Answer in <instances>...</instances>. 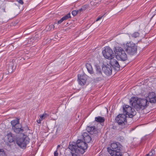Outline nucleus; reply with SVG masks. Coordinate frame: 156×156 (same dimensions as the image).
<instances>
[{"label": "nucleus", "instance_id": "obj_1", "mask_svg": "<svg viewBox=\"0 0 156 156\" xmlns=\"http://www.w3.org/2000/svg\"><path fill=\"white\" fill-rule=\"evenodd\" d=\"M86 130L92 135L90 136L87 133H84L83 136L84 141L82 140H78L76 142L69 143L68 148L71 151L72 156H80L85 152V150L87 148V143H89L92 140V136L97 137L98 130L95 126H87Z\"/></svg>", "mask_w": 156, "mask_h": 156}, {"label": "nucleus", "instance_id": "obj_2", "mask_svg": "<svg viewBox=\"0 0 156 156\" xmlns=\"http://www.w3.org/2000/svg\"><path fill=\"white\" fill-rule=\"evenodd\" d=\"M130 102L132 106L137 111L144 109L149 104L147 98H146L141 99L138 98L136 97H133L130 99Z\"/></svg>", "mask_w": 156, "mask_h": 156}, {"label": "nucleus", "instance_id": "obj_3", "mask_svg": "<svg viewBox=\"0 0 156 156\" xmlns=\"http://www.w3.org/2000/svg\"><path fill=\"white\" fill-rule=\"evenodd\" d=\"M11 123L12 126V130L16 133L23 134L24 131L29 130L27 126L24 128L22 127L21 125L20 124L19 119L12 121L11 122Z\"/></svg>", "mask_w": 156, "mask_h": 156}, {"label": "nucleus", "instance_id": "obj_4", "mask_svg": "<svg viewBox=\"0 0 156 156\" xmlns=\"http://www.w3.org/2000/svg\"><path fill=\"white\" fill-rule=\"evenodd\" d=\"M122 46L126 52L129 55H133L137 52V46L133 42H129L123 44Z\"/></svg>", "mask_w": 156, "mask_h": 156}, {"label": "nucleus", "instance_id": "obj_5", "mask_svg": "<svg viewBox=\"0 0 156 156\" xmlns=\"http://www.w3.org/2000/svg\"><path fill=\"white\" fill-rule=\"evenodd\" d=\"M115 52L116 58L118 60L123 61L127 60V55L122 48L117 47L115 48Z\"/></svg>", "mask_w": 156, "mask_h": 156}, {"label": "nucleus", "instance_id": "obj_6", "mask_svg": "<svg viewBox=\"0 0 156 156\" xmlns=\"http://www.w3.org/2000/svg\"><path fill=\"white\" fill-rule=\"evenodd\" d=\"M126 116L124 114L119 115L115 118V120L118 124L120 125L122 128L127 126Z\"/></svg>", "mask_w": 156, "mask_h": 156}, {"label": "nucleus", "instance_id": "obj_7", "mask_svg": "<svg viewBox=\"0 0 156 156\" xmlns=\"http://www.w3.org/2000/svg\"><path fill=\"white\" fill-rule=\"evenodd\" d=\"M122 108L123 114L126 115H127L129 118H132L136 115V111L131 106L127 105H123Z\"/></svg>", "mask_w": 156, "mask_h": 156}, {"label": "nucleus", "instance_id": "obj_8", "mask_svg": "<svg viewBox=\"0 0 156 156\" xmlns=\"http://www.w3.org/2000/svg\"><path fill=\"white\" fill-rule=\"evenodd\" d=\"M102 53L103 56L106 58L111 59L114 57V54L112 50L109 47H106L103 50Z\"/></svg>", "mask_w": 156, "mask_h": 156}, {"label": "nucleus", "instance_id": "obj_9", "mask_svg": "<svg viewBox=\"0 0 156 156\" xmlns=\"http://www.w3.org/2000/svg\"><path fill=\"white\" fill-rule=\"evenodd\" d=\"M16 142L18 146L22 148H25L29 141L24 137H18L16 139Z\"/></svg>", "mask_w": 156, "mask_h": 156}, {"label": "nucleus", "instance_id": "obj_10", "mask_svg": "<svg viewBox=\"0 0 156 156\" xmlns=\"http://www.w3.org/2000/svg\"><path fill=\"white\" fill-rule=\"evenodd\" d=\"M95 66L96 69L95 75L97 77L96 79L98 80H102L104 77L100 67L98 65H95Z\"/></svg>", "mask_w": 156, "mask_h": 156}, {"label": "nucleus", "instance_id": "obj_11", "mask_svg": "<svg viewBox=\"0 0 156 156\" xmlns=\"http://www.w3.org/2000/svg\"><path fill=\"white\" fill-rule=\"evenodd\" d=\"M102 70L104 73L107 76H109L112 74V69L111 66L107 65H105L103 64L102 67Z\"/></svg>", "mask_w": 156, "mask_h": 156}, {"label": "nucleus", "instance_id": "obj_12", "mask_svg": "<svg viewBox=\"0 0 156 156\" xmlns=\"http://www.w3.org/2000/svg\"><path fill=\"white\" fill-rule=\"evenodd\" d=\"M148 101L149 103H156V93L152 92L149 93L147 97Z\"/></svg>", "mask_w": 156, "mask_h": 156}, {"label": "nucleus", "instance_id": "obj_13", "mask_svg": "<svg viewBox=\"0 0 156 156\" xmlns=\"http://www.w3.org/2000/svg\"><path fill=\"white\" fill-rule=\"evenodd\" d=\"M111 148L109 149L108 148V151L109 150H120L122 149L121 145L118 142H115L111 144Z\"/></svg>", "mask_w": 156, "mask_h": 156}, {"label": "nucleus", "instance_id": "obj_14", "mask_svg": "<svg viewBox=\"0 0 156 156\" xmlns=\"http://www.w3.org/2000/svg\"><path fill=\"white\" fill-rule=\"evenodd\" d=\"M110 64L115 70H118L119 69L120 65L116 60L113 58L111 59Z\"/></svg>", "mask_w": 156, "mask_h": 156}, {"label": "nucleus", "instance_id": "obj_15", "mask_svg": "<svg viewBox=\"0 0 156 156\" xmlns=\"http://www.w3.org/2000/svg\"><path fill=\"white\" fill-rule=\"evenodd\" d=\"M120 150H109L108 152L112 156H122V154Z\"/></svg>", "mask_w": 156, "mask_h": 156}, {"label": "nucleus", "instance_id": "obj_16", "mask_svg": "<svg viewBox=\"0 0 156 156\" xmlns=\"http://www.w3.org/2000/svg\"><path fill=\"white\" fill-rule=\"evenodd\" d=\"M78 79L79 84L83 85L85 84L86 81L85 76L79 74L78 75Z\"/></svg>", "mask_w": 156, "mask_h": 156}, {"label": "nucleus", "instance_id": "obj_17", "mask_svg": "<svg viewBox=\"0 0 156 156\" xmlns=\"http://www.w3.org/2000/svg\"><path fill=\"white\" fill-rule=\"evenodd\" d=\"M6 69L9 73H11L15 69L14 64L12 62H10L6 66Z\"/></svg>", "mask_w": 156, "mask_h": 156}, {"label": "nucleus", "instance_id": "obj_18", "mask_svg": "<svg viewBox=\"0 0 156 156\" xmlns=\"http://www.w3.org/2000/svg\"><path fill=\"white\" fill-rule=\"evenodd\" d=\"M8 140L10 143H12L14 140V136L12 133L10 132L7 135Z\"/></svg>", "mask_w": 156, "mask_h": 156}, {"label": "nucleus", "instance_id": "obj_19", "mask_svg": "<svg viewBox=\"0 0 156 156\" xmlns=\"http://www.w3.org/2000/svg\"><path fill=\"white\" fill-rule=\"evenodd\" d=\"M86 68L89 73L90 74H93L94 73V71L91 65L88 63L86 64Z\"/></svg>", "mask_w": 156, "mask_h": 156}, {"label": "nucleus", "instance_id": "obj_20", "mask_svg": "<svg viewBox=\"0 0 156 156\" xmlns=\"http://www.w3.org/2000/svg\"><path fill=\"white\" fill-rule=\"evenodd\" d=\"M101 1V0H92L90 2V4L92 6L96 7L98 5Z\"/></svg>", "mask_w": 156, "mask_h": 156}, {"label": "nucleus", "instance_id": "obj_21", "mask_svg": "<svg viewBox=\"0 0 156 156\" xmlns=\"http://www.w3.org/2000/svg\"><path fill=\"white\" fill-rule=\"evenodd\" d=\"M95 121L98 122H99L101 123L104 122L105 119L104 117L98 116L95 117Z\"/></svg>", "mask_w": 156, "mask_h": 156}, {"label": "nucleus", "instance_id": "obj_22", "mask_svg": "<svg viewBox=\"0 0 156 156\" xmlns=\"http://www.w3.org/2000/svg\"><path fill=\"white\" fill-rule=\"evenodd\" d=\"M140 33L138 32H134L132 34L129 36V37L132 38H136L139 37Z\"/></svg>", "mask_w": 156, "mask_h": 156}, {"label": "nucleus", "instance_id": "obj_23", "mask_svg": "<svg viewBox=\"0 0 156 156\" xmlns=\"http://www.w3.org/2000/svg\"><path fill=\"white\" fill-rule=\"evenodd\" d=\"M62 18L63 19L64 21L70 18H71L70 13H68Z\"/></svg>", "mask_w": 156, "mask_h": 156}, {"label": "nucleus", "instance_id": "obj_24", "mask_svg": "<svg viewBox=\"0 0 156 156\" xmlns=\"http://www.w3.org/2000/svg\"><path fill=\"white\" fill-rule=\"evenodd\" d=\"M62 18L63 19L64 21L70 18H71L70 13H68Z\"/></svg>", "mask_w": 156, "mask_h": 156}, {"label": "nucleus", "instance_id": "obj_25", "mask_svg": "<svg viewBox=\"0 0 156 156\" xmlns=\"http://www.w3.org/2000/svg\"><path fill=\"white\" fill-rule=\"evenodd\" d=\"M62 18L63 19L64 21L70 18H71L70 13H68Z\"/></svg>", "mask_w": 156, "mask_h": 156}, {"label": "nucleus", "instance_id": "obj_26", "mask_svg": "<svg viewBox=\"0 0 156 156\" xmlns=\"http://www.w3.org/2000/svg\"><path fill=\"white\" fill-rule=\"evenodd\" d=\"M48 116V115L46 113H44L42 115H40V118L41 119H43L47 117Z\"/></svg>", "mask_w": 156, "mask_h": 156}, {"label": "nucleus", "instance_id": "obj_27", "mask_svg": "<svg viewBox=\"0 0 156 156\" xmlns=\"http://www.w3.org/2000/svg\"><path fill=\"white\" fill-rule=\"evenodd\" d=\"M48 30H51L52 29H54V28L55 27V26L54 25L52 24H50L48 26Z\"/></svg>", "mask_w": 156, "mask_h": 156}, {"label": "nucleus", "instance_id": "obj_28", "mask_svg": "<svg viewBox=\"0 0 156 156\" xmlns=\"http://www.w3.org/2000/svg\"><path fill=\"white\" fill-rule=\"evenodd\" d=\"M78 13L77 10H73L72 12V14L74 16H75Z\"/></svg>", "mask_w": 156, "mask_h": 156}, {"label": "nucleus", "instance_id": "obj_29", "mask_svg": "<svg viewBox=\"0 0 156 156\" xmlns=\"http://www.w3.org/2000/svg\"><path fill=\"white\" fill-rule=\"evenodd\" d=\"M155 154V152L154 150H152L147 154L150 156H153Z\"/></svg>", "mask_w": 156, "mask_h": 156}, {"label": "nucleus", "instance_id": "obj_30", "mask_svg": "<svg viewBox=\"0 0 156 156\" xmlns=\"http://www.w3.org/2000/svg\"><path fill=\"white\" fill-rule=\"evenodd\" d=\"M0 156H6V155L3 150H1L0 151Z\"/></svg>", "mask_w": 156, "mask_h": 156}, {"label": "nucleus", "instance_id": "obj_31", "mask_svg": "<svg viewBox=\"0 0 156 156\" xmlns=\"http://www.w3.org/2000/svg\"><path fill=\"white\" fill-rule=\"evenodd\" d=\"M88 6L87 5H85L83 6H82L81 7L83 10V11H84L86 10V9L88 8Z\"/></svg>", "mask_w": 156, "mask_h": 156}, {"label": "nucleus", "instance_id": "obj_32", "mask_svg": "<svg viewBox=\"0 0 156 156\" xmlns=\"http://www.w3.org/2000/svg\"><path fill=\"white\" fill-rule=\"evenodd\" d=\"M64 21L63 20V19L62 18L61 19L59 20L58 21V24H61V23H62Z\"/></svg>", "mask_w": 156, "mask_h": 156}, {"label": "nucleus", "instance_id": "obj_33", "mask_svg": "<svg viewBox=\"0 0 156 156\" xmlns=\"http://www.w3.org/2000/svg\"><path fill=\"white\" fill-rule=\"evenodd\" d=\"M17 1L21 5H23V0H17Z\"/></svg>", "mask_w": 156, "mask_h": 156}, {"label": "nucleus", "instance_id": "obj_34", "mask_svg": "<svg viewBox=\"0 0 156 156\" xmlns=\"http://www.w3.org/2000/svg\"><path fill=\"white\" fill-rule=\"evenodd\" d=\"M57 150L55 151L54 152V156H58V153L57 151Z\"/></svg>", "mask_w": 156, "mask_h": 156}, {"label": "nucleus", "instance_id": "obj_35", "mask_svg": "<svg viewBox=\"0 0 156 156\" xmlns=\"http://www.w3.org/2000/svg\"><path fill=\"white\" fill-rule=\"evenodd\" d=\"M77 10L79 13H80L81 12L84 11L81 8Z\"/></svg>", "mask_w": 156, "mask_h": 156}, {"label": "nucleus", "instance_id": "obj_36", "mask_svg": "<svg viewBox=\"0 0 156 156\" xmlns=\"http://www.w3.org/2000/svg\"><path fill=\"white\" fill-rule=\"evenodd\" d=\"M102 16H101L99 17H98V19L96 20V21H97L100 20L102 18Z\"/></svg>", "mask_w": 156, "mask_h": 156}, {"label": "nucleus", "instance_id": "obj_37", "mask_svg": "<svg viewBox=\"0 0 156 156\" xmlns=\"http://www.w3.org/2000/svg\"><path fill=\"white\" fill-rule=\"evenodd\" d=\"M41 119H39V120H37V122L38 123H41Z\"/></svg>", "mask_w": 156, "mask_h": 156}, {"label": "nucleus", "instance_id": "obj_38", "mask_svg": "<svg viewBox=\"0 0 156 156\" xmlns=\"http://www.w3.org/2000/svg\"><path fill=\"white\" fill-rule=\"evenodd\" d=\"M103 2L105 3L106 2H108V0H101Z\"/></svg>", "mask_w": 156, "mask_h": 156}, {"label": "nucleus", "instance_id": "obj_39", "mask_svg": "<svg viewBox=\"0 0 156 156\" xmlns=\"http://www.w3.org/2000/svg\"><path fill=\"white\" fill-rule=\"evenodd\" d=\"M103 2L105 3L106 2H108V0H101Z\"/></svg>", "mask_w": 156, "mask_h": 156}, {"label": "nucleus", "instance_id": "obj_40", "mask_svg": "<svg viewBox=\"0 0 156 156\" xmlns=\"http://www.w3.org/2000/svg\"><path fill=\"white\" fill-rule=\"evenodd\" d=\"M60 147V145H58L57 146V149L58 148H59V147Z\"/></svg>", "mask_w": 156, "mask_h": 156}]
</instances>
